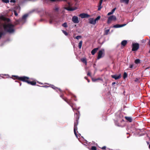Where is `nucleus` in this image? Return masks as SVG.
Segmentation results:
<instances>
[{
  "label": "nucleus",
  "instance_id": "obj_4",
  "mask_svg": "<svg viewBox=\"0 0 150 150\" xmlns=\"http://www.w3.org/2000/svg\"><path fill=\"white\" fill-rule=\"evenodd\" d=\"M47 15H48L49 18V22L50 24L52 23L53 22H56L55 18L53 15L49 13H47Z\"/></svg>",
  "mask_w": 150,
  "mask_h": 150
},
{
  "label": "nucleus",
  "instance_id": "obj_28",
  "mask_svg": "<svg viewBox=\"0 0 150 150\" xmlns=\"http://www.w3.org/2000/svg\"><path fill=\"white\" fill-rule=\"evenodd\" d=\"M62 26L65 28L67 27V23H64L62 24Z\"/></svg>",
  "mask_w": 150,
  "mask_h": 150
},
{
  "label": "nucleus",
  "instance_id": "obj_21",
  "mask_svg": "<svg viewBox=\"0 0 150 150\" xmlns=\"http://www.w3.org/2000/svg\"><path fill=\"white\" fill-rule=\"evenodd\" d=\"M125 118L129 122H131L132 121V119L131 117H125Z\"/></svg>",
  "mask_w": 150,
  "mask_h": 150
},
{
  "label": "nucleus",
  "instance_id": "obj_51",
  "mask_svg": "<svg viewBox=\"0 0 150 150\" xmlns=\"http://www.w3.org/2000/svg\"><path fill=\"white\" fill-rule=\"evenodd\" d=\"M84 78L85 79H87V80L88 79L87 77H86V76Z\"/></svg>",
  "mask_w": 150,
  "mask_h": 150
},
{
  "label": "nucleus",
  "instance_id": "obj_7",
  "mask_svg": "<svg viewBox=\"0 0 150 150\" xmlns=\"http://www.w3.org/2000/svg\"><path fill=\"white\" fill-rule=\"evenodd\" d=\"M104 52V49L101 50L99 51L97 57L98 59H99L103 57L102 55L103 54V53Z\"/></svg>",
  "mask_w": 150,
  "mask_h": 150
},
{
  "label": "nucleus",
  "instance_id": "obj_42",
  "mask_svg": "<svg viewBox=\"0 0 150 150\" xmlns=\"http://www.w3.org/2000/svg\"><path fill=\"white\" fill-rule=\"evenodd\" d=\"M101 149H106V147L105 146H104L101 148Z\"/></svg>",
  "mask_w": 150,
  "mask_h": 150
},
{
  "label": "nucleus",
  "instance_id": "obj_1",
  "mask_svg": "<svg viewBox=\"0 0 150 150\" xmlns=\"http://www.w3.org/2000/svg\"><path fill=\"white\" fill-rule=\"evenodd\" d=\"M12 77H14V78H12L14 80L18 79L23 82H26L32 86L35 85L36 84V82L35 81H31V80L29 77L26 76L20 77L17 76H12Z\"/></svg>",
  "mask_w": 150,
  "mask_h": 150
},
{
  "label": "nucleus",
  "instance_id": "obj_23",
  "mask_svg": "<svg viewBox=\"0 0 150 150\" xmlns=\"http://www.w3.org/2000/svg\"><path fill=\"white\" fill-rule=\"evenodd\" d=\"M120 2L121 3H125L127 4L129 3V0H120Z\"/></svg>",
  "mask_w": 150,
  "mask_h": 150
},
{
  "label": "nucleus",
  "instance_id": "obj_43",
  "mask_svg": "<svg viewBox=\"0 0 150 150\" xmlns=\"http://www.w3.org/2000/svg\"><path fill=\"white\" fill-rule=\"evenodd\" d=\"M57 89H58V90L59 91V92H62V90L60 88H57Z\"/></svg>",
  "mask_w": 150,
  "mask_h": 150
},
{
  "label": "nucleus",
  "instance_id": "obj_25",
  "mask_svg": "<svg viewBox=\"0 0 150 150\" xmlns=\"http://www.w3.org/2000/svg\"><path fill=\"white\" fill-rule=\"evenodd\" d=\"M82 42V41L81 40L80 41L79 43L78 47L79 49H81V47Z\"/></svg>",
  "mask_w": 150,
  "mask_h": 150
},
{
  "label": "nucleus",
  "instance_id": "obj_27",
  "mask_svg": "<svg viewBox=\"0 0 150 150\" xmlns=\"http://www.w3.org/2000/svg\"><path fill=\"white\" fill-rule=\"evenodd\" d=\"M110 31V29L107 30L105 31L104 35H107L108 34V33Z\"/></svg>",
  "mask_w": 150,
  "mask_h": 150
},
{
  "label": "nucleus",
  "instance_id": "obj_36",
  "mask_svg": "<svg viewBox=\"0 0 150 150\" xmlns=\"http://www.w3.org/2000/svg\"><path fill=\"white\" fill-rule=\"evenodd\" d=\"M14 14L16 16H18V13H17V12L16 11H14Z\"/></svg>",
  "mask_w": 150,
  "mask_h": 150
},
{
  "label": "nucleus",
  "instance_id": "obj_18",
  "mask_svg": "<svg viewBox=\"0 0 150 150\" xmlns=\"http://www.w3.org/2000/svg\"><path fill=\"white\" fill-rule=\"evenodd\" d=\"M28 16V15L27 14H25L22 16L21 18V20L24 21L25 22V21L26 20Z\"/></svg>",
  "mask_w": 150,
  "mask_h": 150
},
{
  "label": "nucleus",
  "instance_id": "obj_31",
  "mask_svg": "<svg viewBox=\"0 0 150 150\" xmlns=\"http://www.w3.org/2000/svg\"><path fill=\"white\" fill-rule=\"evenodd\" d=\"M100 18V16H98L95 20H94L95 21V22H96L98 20H99Z\"/></svg>",
  "mask_w": 150,
  "mask_h": 150
},
{
  "label": "nucleus",
  "instance_id": "obj_33",
  "mask_svg": "<svg viewBox=\"0 0 150 150\" xmlns=\"http://www.w3.org/2000/svg\"><path fill=\"white\" fill-rule=\"evenodd\" d=\"M81 36L78 35L76 36L75 38L77 40H79V38H81Z\"/></svg>",
  "mask_w": 150,
  "mask_h": 150
},
{
  "label": "nucleus",
  "instance_id": "obj_56",
  "mask_svg": "<svg viewBox=\"0 0 150 150\" xmlns=\"http://www.w3.org/2000/svg\"><path fill=\"white\" fill-rule=\"evenodd\" d=\"M122 121H124V120H122Z\"/></svg>",
  "mask_w": 150,
  "mask_h": 150
},
{
  "label": "nucleus",
  "instance_id": "obj_50",
  "mask_svg": "<svg viewBox=\"0 0 150 150\" xmlns=\"http://www.w3.org/2000/svg\"><path fill=\"white\" fill-rule=\"evenodd\" d=\"M60 96L61 98H62V99H63V98H64V97H63V95H60Z\"/></svg>",
  "mask_w": 150,
  "mask_h": 150
},
{
  "label": "nucleus",
  "instance_id": "obj_41",
  "mask_svg": "<svg viewBox=\"0 0 150 150\" xmlns=\"http://www.w3.org/2000/svg\"><path fill=\"white\" fill-rule=\"evenodd\" d=\"M113 13H112V12L111 11L109 13H108V16H109L112 14H113Z\"/></svg>",
  "mask_w": 150,
  "mask_h": 150
},
{
  "label": "nucleus",
  "instance_id": "obj_6",
  "mask_svg": "<svg viewBox=\"0 0 150 150\" xmlns=\"http://www.w3.org/2000/svg\"><path fill=\"white\" fill-rule=\"evenodd\" d=\"M116 19L117 18L115 16H111L108 17L107 21V23H108L109 24L111 23V22L112 21H115L116 20Z\"/></svg>",
  "mask_w": 150,
  "mask_h": 150
},
{
  "label": "nucleus",
  "instance_id": "obj_24",
  "mask_svg": "<svg viewBox=\"0 0 150 150\" xmlns=\"http://www.w3.org/2000/svg\"><path fill=\"white\" fill-rule=\"evenodd\" d=\"M6 33L4 32L1 31L0 32V39L2 35H4Z\"/></svg>",
  "mask_w": 150,
  "mask_h": 150
},
{
  "label": "nucleus",
  "instance_id": "obj_35",
  "mask_svg": "<svg viewBox=\"0 0 150 150\" xmlns=\"http://www.w3.org/2000/svg\"><path fill=\"white\" fill-rule=\"evenodd\" d=\"M51 87L54 90H56V89H57V88H57L55 86L53 85H52V86Z\"/></svg>",
  "mask_w": 150,
  "mask_h": 150
},
{
  "label": "nucleus",
  "instance_id": "obj_54",
  "mask_svg": "<svg viewBox=\"0 0 150 150\" xmlns=\"http://www.w3.org/2000/svg\"><path fill=\"white\" fill-rule=\"evenodd\" d=\"M149 53H150V49L149 51Z\"/></svg>",
  "mask_w": 150,
  "mask_h": 150
},
{
  "label": "nucleus",
  "instance_id": "obj_29",
  "mask_svg": "<svg viewBox=\"0 0 150 150\" xmlns=\"http://www.w3.org/2000/svg\"><path fill=\"white\" fill-rule=\"evenodd\" d=\"M127 73L125 72H124V74H123V78L124 79H125L127 77Z\"/></svg>",
  "mask_w": 150,
  "mask_h": 150
},
{
  "label": "nucleus",
  "instance_id": "obj_14",
  "mask_svg": "<svg viewBox=\"0 0 150 150\" xmlns=\"http://www.w3.org/2000/svg\"><path fill=\"white\" fill-rule=\"evenodd\" d=\"M89 22L91 24L95 25L96 23L95 21L93 18H90L89 19Z\"/></svg>",
  "mask_w": 150,
  "mask_h": 150
},
{
  "label": "nucleus",
  "instance_id": "obj_34",
  "mask_svg": "<svg viewBox=\"0 0 150 150\" xmlns=\"http://www.w3.org/2000/svg\"><path fill=\"white\" fill-rule=\"evenodd\" d=\"M62 32L63 33L66 35H68V33L65 31L64 30H62Z\"/></svg>",
  "mask_w": 150,
  "mask_h": 150
},
{
  "label": "nucleus",
  "instance_id": "obj_19",
  "mask_svg": "<svg viewBox=\"0 0 150 150\" xmlns=\"http://www.w3.org/2000/svg\"><path fill=\"white\" fill-rule=\"evenodd\" d=\"M103 0H100L99 3V5L98 6V10L99 11L100 10L101 8H102V7L101 6L103 2Z\"/></svg>",
  "mask_w": 150,
  "mask_h": 150
},
{
  "label": "nucleus",
  "instance_id": "obj_44",
  "mask_svg": "<svg viewBox=\"0 0 150 150\" xmlns=\"http://www.w3.org/2000/svg\"><path fill=\"white\" fill-rule=\"evenodd\" d=\"M133 64H131L130 65V66H129V68H132L133 67Z\"/></svg>",
  "mask_w": 150,
  "mask_h": 150
},
{
  "label": "nucleus",
  "instance_id": "obj_32",
  "mask_svg": "<svg viewBox=\"0 0 150 150\" xmlns=\"http://www.w3.org/2000/svg\"><path fill=\"white\" fill-rule=\"evenodd\" d=\"M2 1L3 2L7 3L9 2V0H2Z\"/></svg>",
  "mask_w": 150,
  "mask_h": 150
},
{
  "label": "nucleus",
  "instance_id": "obj_47",
  "mask_svg": "<svg viewBox=\"0 0 150 150\" xmlns=\"http://www.w3.org/2000/svg\"><path fill=\"white\" fill-rule=\"evenodd\" d=\"M42 87H45L46 88H47L49 86H42Z\"/></svg>",
  "mask_w": 150,
  "mask_h": 150
},
{
  "label": "nucleus",
  "instance_id": "obj_39",
  "mask_svg": "<svg viewBox=\"0 0 150 150\" xmlns=\"http://www.w3.org/2000/svg\"><path fill=\"white\" fill-rule=\"evenodd\" d=\"M72 109L73 110V111H74L75 110H76V111H77V109L75 108H74L73 107H73H72Z\"/></svg>",
  "mask_w": 150,
  "mask_h": 150
},
{
  "label": "nucleus",
  "instance_id": "obj_5",
  "mask_svg": "<svg viewBox=\"0 0 150 150\" xmlns=\"http://www.w3.org/2000/svg\"><path fill=\"white\" fill-rule=\"evenodd\" d=\"M132 51H136L139 48V45L138 43H134L132 45Z\"/></svg>",
  "mask_w": 150,
  "mask_h": 150
},
{
  "label": "nucleus",
  "instance_id": "obj_49",
  "mask_svg": "<svg viewBox=\"0 0 150 150\" xmlns=\"http://www.w3.org/2000/svg\"><path fill=\"white\" fill-rule=\"evenodd\" d=\"M96 79H97V81L98 80H100L101 79L100 78H98Z\"/></svg>",
  "mask_w": 150,
  "mask_h": 150
},
{
  "label": "nucleus",
  "instance_id": "obj_26",
  "mask_svg": "<svg viewBox=\"0 0 150 150\" xmlns=\"http://www.w3.org/2000/svg\"><path fill=\"white\" fill-rule=\"evenodd\" d=\"M135 63L136 64H138L140 63V60L139 59H136L135 60Z\"/></svg>",
  "mask_w": 150,
  "mask_h": 150
},
{
  "label": "nucleus",
  "instance_id": "obj_3",
  "mask_svg": "<svg viewBox=\"0 0 150 150\" xmlns=\"http://www.w3.org/2000/svg\"><path fill=\"white\" fill-rule=\"evenodd\" d=\"M79 112L78 111H77V112L75 114V121L74 122V132L76 136L77 137V134L76 133V130L77 129V126L78 124V120L79 117Z\"/></svg>",
  "mask_w": 150,
  "mask_h": 150
},
{
  "label": "nucleus",
  "instance_id": "obj_9",
  "mask_svg": "<svg viewBox=\"0 0 150 150\" xmlns=\"http://www.w3.org/2000/svg\"><path fill=\"white\" fill-rule=\"evenodd\" d=\"M79 16L81 18H88L90 17V16L87 13H82L80 14Z\"/></svg>",
  "mask_w": 150,
  "mask_h": 150
},
{
  "label": "nucleus",
  "instance_id": "obj_30",
  "mask_svg": "<svg viewBox=\"0 0 150 150\" xmlns=\"http://www.w3.org/2000/svg\"><path fill=\"white\" fill-rule=\"evenodd\" d=\"M91 150H96L97 148L96 146H92L91 147Z\"/></svg>",
  "mask_w": 150,
  "mask_h": 150
},
{
  "label": "nucleus",
  "instance_id": "obj_45",
  "mask_svg": "<svg viewBox=\"0 0 150 150\" xmlns=\"http://www.w3.org/2000/svg\"><path fill=\"white\" fill-rule=\"evenodd\" d=\"M10 2H11L15 3V1L14 0H11V1H10Z\"/></svg>",
  "mask_w": 150,
  "mask_h": 150
},
{
  "label": "nucleus",
  "instance_id": "obj_46",
  "mask_svg": "<svg viewBox=\"0 0 150 150\" xmlns=\"http://www.w3.org/2000/svg\"><path fill=\"white\" fill-rule=\"evenodd\" d=\"M134 81L135 82L137 81H139V79L138 78H136V79Z\"/></svg>",
  "mask_w": 150,
  "mask_h": 150
},
{
  "label": "nucleus",
  "instance_id": "obj_20",
  "mask_svg": "<svg viewBox=\"0 0 150 150\" xmlns=\"http://www.w3.org/2000/svg\"><path fill=\"white\" fill-rule=\"evenodd\" d=\"M127 43V40H124L121 42V44L122 46L124 47L126 45Z\"/></svg>",
  "mask_w": 150,
  "mask_h": 150
},
{
  "label": "nucleus",
  "instance_id": "obj_15",
  "mask_svg": "<svg viewBox=\"0 0 150 150\" xmlns=\"http://www.w3.org/2000/svg\"><path fill=\"white\" fill-rule=\"evenodd\" d=\"M59 7L58 6L56 5L53 10L54 12L57 13L59 11Z\"/></svg>",
  "mask_w": 150,
  "mask_h": 150
},
{
  "label": "nucleus",
  "instance_id": "obj_37",
  "mask_svg": "<svg viewBox=\"0 0 150 150\" xmlns=\"http://www.w3.org/2000/svg\"><path fill=\"white\" fill-rule=\"evenodd\" d=\"M87 75L88 76H91V72H89V71H88V73H87Z\"/></svg>",
  "mask_w": 150,
  "mask_h": 150
},
{
  "label": "nucleus",
  "instance_id": "obj_53",
  "mask_svg": "<svg viewBox=\"0 0 150 150\" xmlns=\"http://www.w3.org/2000/svg\"><path fill=\"white\" fill-rule=\"evenodd\" d=\"M149 148L150 149V144L149 145Z\"/></svg>",
  "mask_w": 150,
  "mask_h": 150
},
{
  "label": "nucleus",
  "instance_id": "obj_52",
  "mask_svg": "<svg viewBox=\"0 0 150 150\" xmlns=\"http://www.w3.org/2000/svg\"><path fill=\"white\" fill-rule=\"evenodd\" d=\"M87 80L88 81V82H90V81L88 79H87Z\"/></svg>",
  "mask_w": 150,
  "mask_h": 150
},
{
  "label": "nucleus",
  "instance_id": "obj_55",
  "mask_svg": "<svg viewBox=\"0 0 150 150\" xmlns=\"http://www.w3.org/2000/svg\"><path fill=\"white\" fill-rule=\"evenodd\" d=\"M21 85V83H20V86Z\"/></svg>",
  "mask_w": 150,
  "mask_h": 150
},
{
  "label": "nucleus",
  "instance_id": "obj_40",
  "mask_svg": "<svg viewBox=\"0 0 150 150\" xmlns=\"http://www.w3.org/2000/svg\"><path fill=\"white\" fill-rule=\"evenodd\" d=\"M116 8H113V9H112L111 11V12H112V13H113L116 10Z\"/></svg>",
  "mask_w": 150,
  "mask_h": 150
},
{
  "label": "nucleus",
  "instance_id": "obj_22",
  "mask_svg": "<svg viewBox=\"0 0 150 150\" xmlns=\"http://www.w3.org/2000/svg\"><path fill=\"white\" fill-rule=\"evenodd\" d=\"M81 61L84 63H85L86 65H87V62L86 58H82L81 59Z\"/></svg>",
  "mask_w": 150,
  "mask_h": 150
},
{
  "label": "nucleus",
  "instance_id": "obj_11",
  "mask_svg": "<svg viewBox=\"0 0 150 150\" xmlns=\"http://www.w3.org/2000/svg\"><path fill=\"white\" fill-rule=\"evenodd\" d=\"M72 20L74 23H78L79 22L78 17L76 16H74L72 18Z\"/></svg>",
  "mask_w": 150,
  "mask_h": 150
},
{
  "label": "nucleus",
  "instance_id": "obj_13",
  "mask_svg": "<svg viewBox=\"0 0 150 150\" xmlns=\"http://www.w3.org/2000/svg\"><path fill=\"white\" fill-rule=\"evenodd\" d=\"M126 24H124L122 25H119L118 24H117L114 25L113 26V27L114 28H118L120 27H122L126 25Z\"/></svg>",
  "mask_w": 150,
  "mask_h": 150
},
{
  "label": "nucleus",
  "instance_id": "obj_38",
  "mask_svg": "<svg viewBox=\"0 0 150 150\" xmlns=\"http://www.w3.org/2000/svg\"><path fill=\"white\" fill-rule=\"evenodd\" d=\"M92 80L93 82H95L97 81V79H96L93 78L92 79Z\"/></svg>",
  "mask_w": 150,
  "mask_h": 150
},
{
  "label": "nucleus",
  "instance_id": "obj_16",
  "mask_svg": "<svg viewBox=\"0 0 150 150\" xmlns=\"http://www.w3.org/2000/svg\"><path fill=\"white\" fill-rule=\"evenodd\" d=\"M65 8L68 11H73L75 10L76 9H77L76 7H75V8H73L67 7H65Z\"/></svg>",
  "mask_w": 150,
  "mask_h": 150
},
{
  "label": "nucleus",
  "instance_id": "obj_12",
  "mask_svg": "<svg viewBox=\"0 0 150 150\" xmlns=\"http://www.w3.org/2000/svg\"><path fill=\"white\" fill-rule=\"evenodd\" d=\"M111 77L114 79L115 80H117L120 78L121 74H120L118 76H117V75H112Z\"/></svg>",
  "mask_w": 150,
  "mask_h": 150
},
{
  "label": "nucleus",
  "instance_id": "obj_2",
  "mask_svg": "<svg viewBox=\"0 0 150 150\" xmlns=\"http://www.w3.org/2000/svg\"><path fill=\"white\" fill-rule=\"evenodd\" d=\"M14 25L10 23L4 24L3 25V27L5 31L10 33L14 32Z\"/></svg>",
  "mask_w": 150,
  "mask_h": 150
},
{
  "label": "nucleus",
  "instance_id": "obj_10",
  "mask_svg": "<svg viewBox=\"0 0 150 150\" xmlns=\"http://www.w3.org/2000/svg\"><path fill=\"white\" fill-rule=\"evenodd\" d=\"M0 19L4 21H6L8 22H9L10 21V19L5 17L3 15L0 16Z\"/></svg>",
  "mask_w": 150,
  "mask_h": 150
},
{
  "label": "nucleus",
  "instance_id": "obj_17",
  "mask_svg": "<svg viewBox=\"0 0 150 150\" xmlns=\"http://www.w3.org/2000/svg\"><path fill=\"white\" fill-rule=\"evenodd\" d=\"M98 49V48H95L93 49L91 52V53L93 55H94L97 52Z\"/></svg>",
  "mask_w": 150,
  "mask_h": 150
},
{
  "label": "nucleus",
  "instance_id": "obj_8",
  "mask_svg": "<svg viewBox=\"0 0 150 150\" xmlns=\"http://www.w3.org/2000/svg\"><path fill=\"white\" fill-rule=\"evenodd\" d=\"M63 99L67 103H68L71 107H73L74 104L72 103L71 100H68L66 98H63Z\"/></svg>",
  "mask_w": 150,
  "mask_h": 150
},
{
  "label": "nucleus",
  "instance_id": "obj_48",
  "mask_svg": "<svg viewBox=\"0 0 150 150\" xmlns=\"http://www.w3.org/2000/svg\"><path fill=\"white\" fill-rule=\"evenodd\" d=\"M115 83H116L115 82H112V85H114L115 84Z\"/></svg>",
  "mask_w": 150,
  "mask_h": 150
}]
</instances>
